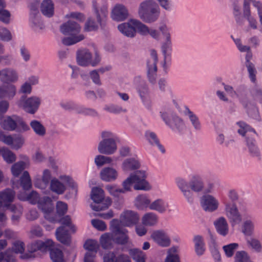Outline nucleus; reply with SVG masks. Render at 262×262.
Segmentation results:
<instances>
[{"mask_svg": "<svg viewBox=\"0 0 262 262\" xmlns=\"http://www.w3.org/2000/svg\"><path fill=\"white\" fill-rule=\"evenodd\" d=\"M41 104V99L37 96L27 98L26 96H22L19 100V105L25 112L30 114H35L39 108Z\"/></svg>", "mask_w": 262, "mask_h": 262, "instance_id": "f8f14e48", "label": "nucleus"}, {"mask_svg": "<svg viewBox=\"0 0 262 262\" xmlns=\"http://www.w3.org/2000/svg\"><path fill=\"white\" fill-rule=\"evenodd\" d=\"M209 248L215 262H221V255L217 248L215 240L212 235H211V242L209 244Z\"/></svg>", "mask_w": 262, "mask_h": 262, "instance_id": "de8ad7c7", "label": "nucleus"}, {"mask_svg": "<svg viewBox=\"0 0 262 262\" xmlns=\"http://www.w3.org/2000/svg\"><path fill=\"white\" fill-rule=\"evenodd\" d=\"M101 61V57L97 51H95L94 58L90 51L87 49L78 50L77 52V61L81 66H87L91 65L95 67Z\"/></svg>", "mask_w": 262, "mask_h": 262, "instance_id": "1a4fd4ad", "label": "nucleus"}, {"mask_svg": "<svg viewBox=\"0 0 262 262\" xmlns=\"http://www.w3.org/2000/svg\"><path fill=\"white\" fill-rule=\"evenodd\" d=\"M151 238L159 246L162 247H167L170 245V237L163 230L154 231L151 235Z\"/></svg>", "mask_w": 262, "mask_h": 262, "instance_id": "a211bd4d", "label": "nucleus"}, {"mask_svg": "<svg viewBox=\"0 0 262 262\" xmlns=\"http://www.w3.org/2000/svg\"><path fill=\"white\" fill-rule=\"evenodd\" d=\"M136 90L144 105L149 109L150 108L149 91L147 84L145 81H141L137 85Z\"/></svg>", "mask_w": 262, "mask_h": 262, "instance_id": "f3484780", "label": "nucleus"}, {"mask_svg": "<svg viewBox=\"0 0 262 262\" xmlns=\"http://www.w3.org/2000/svg\"><path fill=\"white\" fill-rule=\"evenodd\" d=\"M234 262H253L248 253L244 251H237L234 257Z\"/></svg>", "mask_w": 262, "mask_h": 262, "instance_id": "864d4df0", "label": "nucleus"}, {"mask_svg": "<svg viewBox=\"0 0 262 262\" xmlns=\"http://www.w3.org/2000/svg\"><path fill=\"white\" fill-rule=\"evenodd\" d=\"M15 191L10 188H6L0 191V207H7L14 201Z\"/></svg>", "mask_w": 262, "mask_h": 262, "instance_id": "4be33fe9", "label": "nucleus"}, {"mask_svg": "<svg viewBox=\"0 0 262 262\" xmlns=\"http://www.w3.org/2000/svg\"><path fill=\"white\" fill-rule=\"evenodd\" d=\"M60 31L64 35H76L80 31V27L75 21L69 20L60 26Z\"/></svg>", "mask_w": 262, "mask_h": 262, "instance_id": "412c9836", "label": "nucleus"}, {"mask_svg": "<svg viewBox=\"0 0 262 262\" xmlns=\"http://www.w3.org/2000/svg\"><path fill=\"white\" fill-rule=\"evenodd\" d=\"M118 29L124 35L134 37L136 35L135 19H130L127 23H122L118 25Z\"/></svg>", "mask_w": 262, "mask_h": 262, "instance_id": "393cba45", "label": "nucleus"}, {"mask_svg": "<svg viewBox=\"0 0 262 262\" xmlns=\"http://www.w3.org/2000/svg\"><path fill=\"white\" fill-rule=\"evenodd\" d=\"M61 226L57 228L56 236L57 240L66 245H69L71 243V236L69 230L66 227H70L73 232L75 231L74 227L71 225V218L67 215L61 219Z\"/></svg>", "mask_w": 262, "mask_h": 262, "instance_id": "0eeeda50", "label": "nucleus"}, {"mask_svg": "<svg viewBox=\"0 0 262 262\" xmlns=\"http://www.w3.org/2000/svg\"><path fill=\"white\" fill-rule=\"evenodd\" d=\"M184 113L189 119L193 128L195 130H200L201 129V124L199 117L187 106L185 107Z\"/></svg>", "mask_w": 262, "mask_h": 262, "instance_id": "7c9ffc66", "label": "nucleus"}, {"mask_svg": "<svg viewBox=\"0 0 262 262\" xmlns=\"http://www.w3.org/2000/svg\"><path fill=\"white\" fill-rule=\"evenodd\" d=\"M158 221L157 215L154 212L145 213L142 219V224L145 226H151L155 225Z\"/></svg>", "mask_w": 262, "mask_h": 262, "instance_id": "c03bdc74", "label": "nucleus"}, {"mask_svg": "<svg viewBox=\"0 0 262 262\" xmlns=\"http://www.w3.org/2000/svg\"><path fill=\"white\" fill-rule=\"evenodd\" d=\"M20 184L23 189L28 190L32 187L31 180L29 172L25 171L20 178Z\"/></svg>", "mask_w": 262, "mask_h": 262, "instance_id": "49530a36", "label": "nucleus"}, {"mask_svg": "<svg viewBox=\"0 0 262 262\" xmlns=\"http://www.w3.org/2000/svg\"><path fill=\"white\" fill-rule=\"evenodd\" d=\"M150 201L146 195H139L136 199L135 205L139 209L149 207Z\"/></svg>", "mask_w": 262, "mask_h": 262, "instance_id": "a18cd8bd", "label": "nucleus"}, {"mask_svg": "<svg viewBox=\"0 0 262 262\" xmlns=\"http://www.w3.org/2000/svg\"><path fill=\"white\" fill-rule=\"evenodd\" d=\"M37 204L39 209L44 213V216L46 220L52 223L56 222V217L52 214L54 209V205L52 203V200L49 196L41 198Z\"/></svg>", "mask_w": 262, "mask_h": 262, "instance_id": "ddd939ff", "label": "nucleus"}, {"mask_svg": "<svg viewBox=\"0 0 262 262\" xmlns=\"http://www.w3.org/2000/svg\"><path fill=\"white\" fill-rule=\"evenodd\" d=\"M223 204L225 206V214L230 221L234 224L239 223L241 221V217L235 203L225 200Z\"/></svg>", "mask_w": 262, "mask_h": 262, "instance_id": "4468645a", "label": "nucleus"}, {"mask_svg": "<svg viewBox=\"0 0 262 262\" xmlns=\"http://www.w3.org/2000/svg\"><path fill=\"white\" fill-rule=\"evenodd\" d=\"M51 172L49 170L45 169L43 171L41 179H37L35 182V186L42 190L46 189L49 186L51 180Z\"/></svg>", "mask_w": 262, "mask_h": 262, "instance_id": "2f4dec72", "label": "nucleus"}, {"mask_svg": "<svg viewBox=\"0 0 262 262\" xmlns=\"http://www.w3.org/2000/svg\"><path fill=\"white\" fill-rule=\"evenodd\" d=\"M84 248L88 251L87 253L96 254L99 248V245L97 241L93 239L87 240L84 244Z\"/></svg>", "mask_w": 262, "mask_h": 262, "instance_id": "3c124183", "label": "nucleus"}, {"mask_svg": "<svg viewBox=\"0 0 262 262\" xmlns=\"http://www.w3.org/2000/svg\"><path fill=\"white\" fill-rule=\"evenodd\" d=\"M110 229L114 237V243L124 245L128 242V236L127 229L120 227L119 221L113 219L111 222Z\"/></svg>", "mask_w": 262, "mask_h": 262, "instance_id": "9d476101", "label": "nucleus"}, {"mask_svg": "<svg viewBox=\"0 0 262 262\" xmlns=\"http://www.w3.org/2000/svg\"><path fill=\"white\" fill-rule=\"evenodd\" d=\"M145 172L143 170L137 171L134 174H131L129 177L122 183L123 188L122 193L129 191L132 185L134 183V188L135 190H149L151 187L146 181Z\"/></svg>", "mask_w": 262, "mask_h": 262, "instance_id": "7ed1b4c3", "label": "nucleus"}, {"mask_svg": "<svg viewBox=\"0 0 262 262\" xmlns=\"http://www.w3.org/2000/svg\"><path fill=\"white\" fill-rule=\"evenodd\" d=\"M2 156L4 160L8 163H12L16 160L15 154L8 149H4L3 150Z\"/></svg>", "mask_w": 262, "mask_h": 262, "instance_id": "052dcab7", "label": "nucleus"}, {"mask_svg": "<svg viewBox=\"0 0 262 262\" xmlns=\"http://www.w3.org/2000/svg\"><path fill=\"white\" fill-rule=\"evenodd\" d=\"M101 137L102 140L99 142L97 147L99 152L105 155L115 153L117 150V136L111 132L104 130L101 132Z\"/></svg>", "mask_w": 262, "mask_h": 262, "instance_id": "20e7f679", "label": "nucleus"}, {"mask_svg": "<svg viewBox=\"0 0 262 262\" xmlns=\"http://www.w3.org/2000/svg\"><path fill=\"white\" fill-rule=\"evenodd\" d=\"M176 182L184 196L190 204L193 203L194 201L193 192H201L204 187L202 179L196 174L192 175L188 182L183 178H177Z\"/></svg>", "mask_w": 262, "mask_h": 262, "instance_id": "f257e3e1", "label": "nucleus"}, {"mask_svg": "<svg viewBox=\"0 0 262 262\" xmlns=\"http://www.w3.org/2000/svg\"><path fill=\"white\" fill-rule=\"evenodd\" d=\"M100 176L103 181L113 182L117 179L118 173L114 168L107 167L103 168L101 170Z\"/></svg>", "mask_w": 262, "mask_h": 262, "instance_id": "bb28decb", "label": "nucleus"}, {"mask_svg": "<svg viewBox=\"0 0 262 262\" xmlns=\"http://www.w3.org/2000/svg\"><path fill=\"white\" fill-rule=\"evenodd\" d=\"M250 81L255 83L256 81L257 71L254 64L246 66Z\"/></svg>", "mask_w": 262, "mask_h": 262, "instance_id": "0e129e2a", "label": "nucleus"}, {"mask_svg": "<svg viewBox=\"0 0 262 262\" xmlns=\"http://www.w3.org/2000/svg\"><path fill=\"white\" fill-rule=\"evenodd\" d=\"M238 124L241 127L238 133L245 137V144L250 156L260 160L261 152L255 139L258 136L255 130L244 122H239Z\"/></svg>", "mask_w": 262, "mask_h": 262, "instance_id": "f03ea898", "label": "nucleus"}, {"mask_svg": "<svg viewBox=\"0 0 262 262\" xmlns=\"http://www.w3.org/2000/svg\"><path fill=\"white\" fill-rule=\"evenodd\" d=\"M159 30L161 32L163 40L161 45V51L164 56V63L163 67L166 73V63L171 60L172 52V41L171 38L170 29L166 25L163 24L159 27Z\"/></svg>", "mask_w": 262, "mask_h": 262, "instance_id": "423d86ee", "label": "nucleus"}, {"mask_svg": "<svg viewBox=\"0 0 262 262\" xmlns=\"http://www.w3.org/2000/svg\"><path fill=\"white\" fill-rule=\"evenodd\" d=\"M128 253L135 262H145L146 254L141 250L137 248L130 249Z\"/></svg>", "mask_w": 262, "mask_h": 262, "instance_id": "4c0bfd02", "label": "nucleus"}, {"mask_svg": "<svg viewBox=\"0 0 262 262\" xmlns=\"http://www.w3.org/2000/svg\"><path fill=\"white\" fill-rule=\"evenodd\" d=\"M77 114L85 116H90L92 117H96L99 116L98 113L96 110L92 108L86 107L84 106H79L78 108H77Z\"/></svg>", "mask_w": 262, "mask_h": 262, "instance_id": "8fccbe9b", "label": "nucleus"}, {"mask_svg": "<svg viewBox=\"0 0 262 262\" xmlns=\"http://www.w3.org/2000/svg\"><path fill=\"white\" fill-rule=\"evenodd\" d=\"M25 168V163L24 161H19L12 165L11 171L13 176L18 177Z\"/></svg>", "mask_w": 262, "mask_h": 262, "instance_id": "13d9d810", "label": "nucleus"}, {"mask_svg": "<svg viewBox=\"0 0 262 262\" xmlns=\"http://www.w3.org/2000/svg\"><path fill=\"white\" fill-rule=\"evenodd\" d=\"M254 227V224L251 220H246L243 224V232L245 235L250 236L253 233Z\"/></svg>", "mask_w": 262, "mask_h": 262, "instance_id": "e2e57ef3", "label": "nucleus"}, {"mask_svg": "<svg viewBox=\"0 0 262 262\" xmlns=\"http://www.w3.org/2000/svg\"><path fill=\"white\" fill-rule=\"evenodd\" d=\"M253 6L256 8L260 23L258 30L262 33V3L259 1H253Z\"/></svg>", "mask_w": 262, "mask_h": 262, "instance_id": "774afa93", "label": "nucleus"}, {"mask_svg": "<svg viewBox=\"0 0 262 262\" xmlns=\"http://www.w3.org/2000/svg\"><path fill=\"white\" fill-rule=\"evenodd\" d=\"M193 242L194 244V250L196 254L199 256L203 255L206 250L203 237L200 235H195L193 237Z\"/></svg>", "mask_w": 262, "mask_h": 262, "instance_id": "f704fd0d", "label": "nucleus"}, {"mask_svg": "<svg viewBox=\"0 0 262 262\" xmlns=\"http://www.w3.org/2000/svg\"><path fill=\"white\" fill-rule=\"evenodd\" d=\"M128 15L127 9L122 4L116 5L112 10V18L115 20H124L127 18Z\"/></svg>", "mask_w": 262, "mask_h": 262, "instance_id": "b1692460", "label": "nucleus"}, {"mask_svg": "<svg viewBox=\"0 0 262 262\" xmlns=\"http://www.w3.org/2000/svg\"><path fill=\"white\" fill-rule=\"evenodd\" d=\"M11 14L10 12L4 8H0V21L5 24H8L10 22Z\"/></svg>", "mask_w": 262, "mask_h": 262, "instance_id": "69168bd1", "label": "nucleus"}, {"mask_svg": "<svg viewBox=\"0 0 262 262\" xmlns=\"http://www.w3.org/2000/svg\"><path fill=\"white\" fill-rule=\"evenodd\" d=\"M93 7L97 18V22L89 18L85 24L84 30L86 31H92L97 30L99 25H102L108 14L107 6L105 3L102 5H98L97 3L93 2Z\"/></svg>", "mask_w": 262, "mask_h": 262, "instance_id": "39448f33", "label": "nucleus"}, {"mask_svg": "<svg viewBox=\"0 0 262 262\" xmlns=\"http://www.w3.org/2000/svg\"><path fill=\"white\" fill-rule=\"evenodd\" d=\"M168 207V203L161 199L155 200L149 206V209L156 211L160 213H163L166 212Z\"/></svg>", "mask_w": 262, "mask_h": 262, "instance_id": "473e14b6", "label": "nucleus"}, {"mask_svg": "<svg viewBox=\"0 0 262 262\" xmlns=\"http://www.w3.org/2000/svg\"><path fill=\"white\" fill-rule=\"evenodd\" d=\"M135 28L136 32L138 31V33L142 35L148 34L149 30L148 27L141 21L136 19H135Z\"/></svg>", "mask_w": 262, "mask_h": 262, "instance_id": "5fc2aeb1", "label": "nucleus"}, {"mask_svg": "<svg viewBox=\"0 0 262 262\" xmlns=\"http://www.w3.org/2000/svg\"><path fill=\"white\" fill-rule=\"evenodd\" d=\"M53 246V242L50 239H47L45 242L36 241L32 242L28 248L29 252L33 253L38 250L45 252L48 251L50 247Z\"/></svg>", "mask_w": 262, "mask_h": 262, "instance_id": "5701e85b", "label": "nucleus"}, {"mask_svg": "<svg viewBox=\"0 0 262 262\" xmlns=\"http://www.w3.org/2000/svg\"><path fill=\"white\" fill-rule=\"evenodd\" d=\"M18 78L17 73L12 68H5L0 70V81L3 83L15 82Z\"/></svg>", "mask_w": 262, "mask_h": 262, "instance_id": "aec40b11", "label": "nucleus"}, {"mask_svg": "<svg viewBox=\"0 0 262 262\" xmlns=\"http://www.w3.org/2000/svg\"><path fill=\"white\" fill-rule=\"evenodd\" d=\"M30 125L37 135L42 137L46 135V128L39 121L33 120L31 121Z\"/></svg>", "mask_w": 262, "mask_h": 262, "instance_id": "79ce46f5", "label": "nucleus"}, {"mask_svg": "<svg viewBox=\"0 0 262 262\" xmlns=\"http://www.w3.org/2000/svg\"><path fill=\"white\" fill-rule=\"evenodd\" d=\"M160 115L165 124L172 130L180 132L185 128V124L182 118L171 112H160Z\"/></svg>", "mask_w": 262, "mask_h": 262, "instance_id": "9b49d317", "label": "nucleus"}, {"mask_svg": "<svg viewBox=\"0 0 262 262\" xmlns=\"http://www.w3.org/2000/svg\"><path fill=\"white\" fill-rule=\"evenodd\" d=\"M83 39L84 36L82 34L71 35L70 37H64L62 39V42L66 46H71L81 41Z\"/></svg>", "mask_w": 262, "mask_h": 262, "instance_id": "09e8293b", "label": "nucleus"}, {"mask_svg": "<svg viewBox=\"0 0 262 262\" xmlns=\"http://www.w3.org/2000/svg\"><path fill=\"white\" fill-rule=\"evenodd\" d=\"M139 219V216L136 212L127 210L121 214L119 223L124 226L130 227L136 224Z\"/></svg>", "mask_w": 262, "mask_h": 262, "instance_id": "6ab92c4d", "label": "nucleus"}, {"mask_svg": "<svg viewBox=\"0 0 262 262\" xmlns=\"http://www.w3.org/2000/svg\"><path fill=\"white\" fill-rule=\"evenodd\" d=\"M145 137L152 145H154L159 141L156 134L151 131L147 130L145 133Z\"/></svg>", "mask_w": 262, "mask_h": 262, "instance_id": "338daca9", "label": "nucleus"}, {"mask_svg": "<svg viewBox=\"0 0 262 262\" xmlns=\"http://www.w3.org/2000/svg\"><path fill=\"white\" fill-rule=\"evenodd\" d=\"M177 249L176 247H172L168 250V254L165 259V262H180L179 256L175 254Z\"/></svg>", "mask_w": 262, "mask_h": 262, "instance_id": "bf43d9fd", "label": "nucleus"}, {"mask_svg": "<svg viewBox=\"0 0 262 262\" xmlns=\"http://www.w3.org/2000/svg\"><path fill=\"white\" fill-rule=\"evenodd\" d=\"M140 167V163L138 159L135 157L126 159L122 164V169L124 172L136 170Z\"/></svg>", "mask_w": 262, "mask_h": 262, "instance_id": "c85d7f7f", "label": "nucleus"}, {"mask_svg": "<svg viewBox=\"0 0 262 262\" xmlns=\"http://www.w3.org/2000/svg\"><path fill=\"white\" fill-rule=\"evenodd\" d=\"M40 11L43 15L51 17L54 14V4L51 0H44L40 6Z\"/></svg>", "mask_w": 262, "mask_h": 262, "instance_id": "c9c22d12", "label": "nucleus"}, {"mask_svg": "<svg viewBox=\"0 0 262 262\" xmlns=\"http://www.w3.org/2000/svg\"><path fill=\"white\" fill-rule=\"evenodd\" d=\"M50 188L56 193L61 194L64 192L66 186L57 179H53L51 181Z\"/></svg>", "mask_w": 262, "mask_h": 262, "instance_id": "37998d69", "label": "nucleus"}, {"mask_svg": "<svg viewBox=\"0 0 262 262\" xmlns=\"http://www.w3.org/2000/svg\"><path fill=\"white\" fill-rule=\"evenodd\" d=\"M216 232L223 236H226L229 232V226L226 219L221 216L213 223Z\"/></svg>", "mask_w": 262, "mask_h": 262, "instance_id": "a878e982", "label": "nucleus"}, {"mask_svg": "<svg viewBox=\"0 0 262 262\" xmlns=\"http://www.w3.org/2000/svg\"><path fill=\"white\" fill-rule=\"evenodd\" d=\"M201 204L205 211L209 212L214 211L219 207L218 201L214 197L209 194L202 196Z\"/></svg>", "mask_w": 262, "mask_h": 262, "instance_id": "dca6fc26", "label": "nucleus"}, {"mask_svg": "<svg viewBox=\"0 0 262 262\" xmlns=\"http://www.w3.org/2000/svg\"><path fill=\"white\" fill-rule=\"evenodd\" d=\"M160 9H156L151 12L143 13L140 17L145 23H151L156 21L159 18Z\"/></svg>", "mask_w": 262, "mask_h": 262, "instance_id": "58836bf2", "label": "nucleus"}, {"mask_svg": "<svg viewBox=\"0 0 262 262\" xmlns=\"http://www.w3.org/2000/svg\"><path fill=\"white\" fill-rule=\"evenodd\" d=\"M59 105L60 107L65 111H75L77 113V108H78L79 106H77L72 101H62L60 102Z\"/></svg>", "mask_w": 262, "mask_h": 262, "instance_id": "4d7b16f0", "label": "nucleus"}, {"mask_svg": "<svg viewBox=\"0 0 262 262\" xmlns=\"http://www.w3.org/2000/svg\"><path fill=\"white\" fill-rule=\"evenodd\" d=\"M18 118L16 116L7 117L2 123V127L9 131L15 130L17 126Z\"/></svg>", "mask_w": 262, "mask_h": 262, "instance_id": "72a5a7b5", "label": "nucleus"}, {"mask_svg": "<svg viewBox=\"0 0 262 262\" xmlns=\"http://www.w3.org/2000/svg\"><path fill=\"white\" fill-rule=\"evenodd\" d=\"M104 110L109 113L113 114H120L121 113H126L127 110L125 108L122 107L121 106L116 104H110L106 105Z\"/></svg>", "mask_w": 262, "mask_h": 262, "instance_id": "603ef678", "label": "nucleus"}, {"mask_svg": "<svg viewBox=\"0 0 262 262\" xmlns=\"http://www.w3.org/2000/svg\"><path fill=\"white\" fill-rule=\"evenodd\" d=\"M102 247L105 249H110L113 247L114 243V237L112 233H105L101 235L100 239Z\"/></svg>", "mask_w": 262, "mask_h": 262, "instance_id": "a19ab883", "label": "nucleus"}, {"mask_svg": "<svg viewBox=\"0 0 262 262\" xmlns=\"http://www.w3.org/2000/svg\"><path fill=\"white\" fill-rule=\"evenodd\" d=\"M16 93V88L12 84L3 85L0 86V97L8 99H12Z\"/></svg>", "mask_w": 262, "mask_h": 262, "instance_id": "cd10ccee", "label": "nucleus"}, {"mask_svg": "<svg viewBox=\"0 0 262 262\" xmlns=\"http://www.w3.org/2000/svg\"><path fill=\"white\" fill-rule=\"evenodd\" d=\"M18 198L21 201H28L32 204H38L41 199L39 194L35 191H32L28 194L25 193L19 194Z\"/></svg>", "mask_w": 262, "mask_h": 262, "instance_id": "e433bc0d", "label": "nucleus"}, {"mask_svg": "<svg viewBox=\"0 0 262 262\" xmlns=\"http://www.w3.org/2000/svg\"><path fill=\"white\" fill-rule=\"evenodd\" d=\"M158 5L153 0H146L140 4L138 10L139 15L140 16L143 13L151 12L156 9H158Z\"/></svg>", "mask_w": 262, "mask_h": 262, "instance_id": "c756f323", "label": "nucleus"}, {"mask_svg": "<svg viewBox=\"0 0 262 262\" xmlns=\"http://www.w3.org/2000/svg\"><path fill=\"white\" fill-rule=\"evenodd\" d=\"M50 247L48 250L50 251V256L53 262H64L63 254L59 249Z\"/></svg>", "mask_w": 262, "mask_h": 262, "instance_id": "ea45409f", "label": "nucleus"}, {"mask_svg": "<svg viewBox=\"0 0 262 262\" xmlns=\"http://www.w3.org/2000/svg\"><path fill=\"white\" fill-rule=\"evenodd\" d=\"M150 56V58L147 61V77L149 82L152 84H155L157 79V62L158 61L156 52L155 50H152Z\"/></svg>", "mask_w": 262, "mask_h": 262, "instance_id": "2eb2a0df", "label": "nucleus"}, {"mask_svg": "<svg viewBox=\"0 0 262 262\" xmlns=\"http://www.w3.org/2000/svg\"><path fill=\"white\" fill-rule=\"evenodd\" d=\"M238 244L237 243H231L223 246V249L225 253V255L228 257H232L235 251L238 248Z\"/></svg>", "mask_w": 262, "mask_h": 262, "instance_id": "6e6d98bb", "label": "nucleus"}, {"mask_svg": "<svg viewBox=\"0 0 262 262\" xmlns=\"http://www.w3.org/2000/svg\"><path fill=\"white\" fill-rule=\"evenodd\" d=\"M112 162V159L111 157L104 155H97L95 158V163L98 167L102 166L106 163H111Z\"/></svg>", "mask_w": 262, "mask_h": 262, "instance_id": "680f3d73", "label": "nucleus"}, {"mask_svg": "<svg viewBox=\"0 0 262 262\" xmlns=\"http://www.w3.org/2000/svg\"><path fill=\"white\" fill-rule=\"evenodd\" d=\"M104 198V191L99 187H94L92 189L91 199L95 204H91V207L93 210L99 211L105 210L111 205L112 201L110 199H107L105 203L102 202Z\"/></svg>", "mask_w": 262, "mask_h": 262, "instance_id": "6e6552de", "label": "nucleus"}]
</instances>
